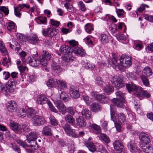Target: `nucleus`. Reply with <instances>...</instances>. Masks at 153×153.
I'll list each match as a JSON object with an SVG mask.
<instances>
[{
  "label": "nucleus",
  "mask_w": 153,
  "mask_h": 153,
  "mask_svg": "<svg viewBox=\"0 0 153 153\" xmlns=\"http://www.w3.org/2000/svg\"><path fill=\"white\" fill-rule=\"evenodd\" d=\"M112 59H109L108 63L115 69L117 68L119 69H121L122 67L128 68L132 64V59L130 56L122 55L119 58L114 53L112 54Z\"/></svg>",
  "instance_id": "1"
},
{
  "label": "nucleus",
  "mask_w": 153,
  "mask_h": 153,
  "mask_svg": "<svg viewBox=\"0 0 153 153\" xmlns=\"http://www.w3.org/2000/svg\"><path fill=\"white\" fill-rule=\"evenodd\" d=\"M126 86L129 92L136 91L135 96L140 100L143 97H145L149 98L150 96V94L147 91L143 90L141 87L138 86L134 83L127 84Z\"/></svg>",
  "instance_id": "2"
},
{
  "label": "nucleus",
  "mask_w": 153,
  "mask_h": 153,
  "mask_svg": "<svg viewBox=\"0 0 153 153\" xmlns=\"http://www.w3.org/2000/svg\"><path fill=\"white\" fill-rule=\"evenodd\" d=\"M39 134L38 133L35 131L31 132L27 135V139L24 141L17 139L16 141L22 146L25 148L28 147L29 146V145L28 144L27 142L30 143L31 141L36 140Z\"/></svg>",
  "instance_id": "3"
},
{
  "label": "nucleus",
  "mask_w": 153,
  "mask_h": 153,
  "mask_svg": "<svg viewBox=\"0 0 153 153\" xmlns=\"http://www.w3.org/2000/svg\"><path fill=\"white\" fill-rule=\"evenodd\" d=\"M17 36V38L20 41L25 42L27 40L32 44H35L37 42L38 40V38L36 35L34 34H31L30 35L27 36L26 39H25V36L21 34H18Z\"/></svg>",
  "instance_id": "4"
},
{
  "label": "nucleus",
  "mask_w": 153,
  "mask_h": 153,
  "mask_svg": "<svg viewBox=\"0 0 153 153\" xmlns=\"http://www.w3.org/2000/svg\"><path fill=\"white\" fill-rule=\"evenodd\" d=\"M110 79L112 84L117 89L120 88L125 86L124 83L122 79L118 76H111Z\"/></svg>",
  "instance_id": "5"
},
{
  "label": "nucleus",
  "mask_w": 153,
  "mask_h": 153,
  "mask_svg": "<svg viewBox=\"0 0 153 153\" xmlns=\"http://www.w3.org/2000/svg\"><path fill=\"white\" fill-rule=\"evenodd\" d=\"M42 32L44 36L51 37L56 35L58 33V30L55 28L48 27L46 29H43Z\"/></svg>",
  "instance_id": "6"
},
{
  "label": "nucleus",
  "mask_w": 153,
  "mask_h": 153,
  "mask_svg": "<svg viewBox=\"0 0 153 153\" xmlns=\"http://www.w3.org/2000/svg\"><path fill=\"white\" fill-rule=\"evenodd\" d=\"M32 122L34 126H40L44 124L45 120L42 116L35 115L32 118Z\"/></svg>",
  "instance_id": "7"
},
{
  "label": "nucleus",
  "mask_w": 153,
  "mask_h": 153,
  "mask_svg": "<svg viewBox=\"0 0 153 153\" xmlns=\"http://www.w3.org/2000/svg\"><path fill=\"white\" fill-rule=\"evenodd\" d=\"M27 63H28L30 65L33 67H37L40 65L39 60L38 59V57L36 56H31L28 57L27 58Z\"/></svg>",
  "instance_id": "8"
},
{
  "label": "nucleus",
  "mask_w": 153,
  "mask_h": 153,
  "mask_svg": "<svg viewBox=\"0 0 153 153\" xmlns=\"http://www.w3.org/2000/svg\"><path fill=\"white\" fill-rule=\"evenodd\" d=\"M114 107V106L113 105H111L110 110L111 118L114 122L115 126L116 129L117 131L118 132H120L121 130V123H118L116 122L115 119H114V116L115 114V112L113 110Z\"/></svg>",
  "instance_id": "9"
},
{
  "label": "nucleus",
  "mask_w": 153,
  "mask_h": 153,
  "mask_svg": "<svg viewBox=\"0 0 153 153\" xmlns=\"http://www.w3.org/2000/svg\"><path fill=\"white\" fill-rule=\"evenodd\" d=\"M127 146L130 152L132 153H136L139 151V149L133 140H131L128 142Z\"/></svg>",
  "instance_id": "10"
},
{
  "label": "nucleus",
  "mask_w": 153,
  "mask_h": 153,
  "mask_svg": "<svg viewBox=\"0 0 153 153\" xmlns=\"http://www.w3.org/2000/svg\"><path fill=\"white\" fill-rule=\"evenodd\" d=\"M70 94L72 98L74 99L78 98L79 96V89L76 87L71 86L70 88Z\"/></svg>",
  "instance_id": "11"
},
{
  "label": "nucleus",
  "mask_w": 153,
  "mask_h": 153,
  "mask_svg": "<svg viewBox=\"0 0 153 153\" xmlns=\"http://www.w3.org/2000/svg\"><path fill=\"white\" fill-rule=\"evenodd\" d=\"M59 51L61 53L65 55H70L73 53V48H71L69 46L62 45L60 47Z\"/></svg>",
  "instance_id": "12"
},
{
  "label": "nucleus",
  "mask_w": 153,
  "mask_h": 153,
  "mask_svg": "<svg viewBox=\"0 0 153 153\" xmlns=\"http://www.w3.org/2000/svg\"><path fill=\"white\" fill-rule=\"evenodd\" d=\"M76 54L78 56H85L86 53L84 50L82 48L79 47H75L73 48V53Z\"/></svg>",
  "instance_id": "13"
},
{
  "label": "nucleus",
  "mask_w": 153,
  "mask_h": 153,
  "mask_svg": "<svg viewBox=\"0 0 153 153\" xmlns=\"http://www.w3.org/2000/svg\"><path fill=\"white\" fill-rule=\"evenodd\" d=\"M140 140L142 141V144H145L146 145L148 144L150 141V138L146 134L144 133H141L139 136Z\"/></svg>",
  "instance_id": "14"
},
{
  "label": "nucleus",
  "mask_w": 153,
  "mask_h": 153,
  "mask_svg": "<svg viewBox=\"0 0 153 153\" xmlns=\"http://www.w3.org/2000/svg\"><path fill=\"white\" fill-rule=\"evenodd\" d=\"M91 139V138L89 137L88 141L85 142V145L90 151L93 152L96 151V149L94 144L90 141Z\"/></svg>",
  "instance_id": "15"
},
{
  "label": "nucleus",
  "mask_w": 153,
  "mask_h": 153,
  "mask_svg": "<svg viewBox=\"0 0 153 153\" xmlns=\"http://www.w3.org/2000/svg\"><path fill=\"white\" fill-rule=\"evenodd\" d=\"M6 107L8 111L12 112L17 107V105L14 101H10L6 103Z\"/></svg>",
  "instance_id": "16"
},
{
  "label": "nucleus",
  "mask_w": 153,
  "mask_h": 153,
  "mask_svg": "<svg viewBox=\"0 0 153 153\" xmlns=\"http://www.w3.org/2000/svg\"><path fill=\"white\" fill-rule=\"evenodd\" d=\"M102 108L101 106L97 102L93 103L91 105V110L94 112H97L100 111Z\"/></svg>",
  "instance_id": "17"
},
{
  "label": "nucleus",
  "mask_w": 153,
  "mask_h": 153,
  "mask_svg": "<svg viewBox=\"0 0 153 153\" xmlns=\"http://www.w3.org/2000/svg\"><path fill=\"white\" fill-rule=\"evenodd\" d=\"M55 105L57 107L59 111L62 114H64L66 112V107L65 105L61 103L60 101L59 102H55Z\"/></svg>",
  "instance_id": "18"
},
{
  "label": "nucleus",
  "mask_w": 153,
  "mask_h": 153,
  "mask_svg": "<svg viewBox=\"0 0 153 153\" xmlns=\"http://www.w3.org/2000/svg\"><path fill=\"white\" fill-rule=\"evenodd\" d=\"M49 101L45 96L42 95H39L37 99V102L39 104H43L46 103L48 104Z\"/></svg>",
  "instance_id": "19"
},
{
  "label": "nucleus",
  "mask_w": 153,
  "mask_h": 153,
  "mask_svg": "<svg viewBox=\"0 0 153 153\" xmlns=\"http://www.w3.org/2000/svg\"><path fill=\"white\" fill-rule=\"evenodd\" d=\"M21 127V126L17 123L12 122L10 123V128L16 133H20Z\"/></svg>",
  "instance_id": "20"
},
{
  "label": "nucleus",
  "mask_w": 153,
  "mask_h": 153,
  "mask_svg": "<svg viewBox=\"0 0 153 153\" xmlns=\"http://www.w3.org/2000/svg\"><path fill=\"white\" fill-rule=\"evenodd\" d=\"M51 68L54 73L57 74L61 73L62 69L57 63L53 62L51 64Z\"/></svg>",
  "instance_id": "21"
},
{
  "label": "nucleus",
  "mask_w": 153,
  "mask_h": 153,
  "mask_svg": "<svg viewBox=\"0 0 153 153\" xmlns=\"http://www.w3.org/2000/svg\"><path fill=\"white\" fill-rule=\"evenodd\" d=\"M7 30L10 31H16V26L15 24L12 21H9L6 23Z\"/></svg>",
  "instance_id": "22"
},
{
  "label": "nucleus",
  "mask_w": 153,
  "mask_h": 153,
  "mask_svg": "<svg viewBox=\"0 0 153 153\" xmlns=\"http://www.w3.org/2000/svg\"><path fill=\"white\" fill-rule=\"evenodd\" d=\"M112 102L115 105L120 108H123L125 106L124 99L118 100V99L113 98L112 100Z\"/></svg>",
  "instance_id": "23"
},
{
  "label": "nucleus",
  "mask_w": 153,
  "mask_h": 153,
  "mask_svg": "<svg viewBox=\"0 0 153 153\" xmlns=\"http://www.w3.org/2000/svg\"><path fill=\"white\" fill-rule=\"evenodd\" d=\"M81 114L83 118L86 119L87 120L90 119L91 117V111L88 109H83L81 112Z\"/></svg>",
  "instance_id": "24"
},
{
  "label": "nucleus",
  "mask_w": 153,
  "mask_h": 153,
  "mask_svg": "<svg viewBox=\"0 0 153 153\" xmlns=\"http://www.w3.org/2000/svg\"><path fill=\"white\" fill-rule=\"evenodd\" d=\"M42 133L46 136H51L52 133L50 126H45L42 131Z\"/></svg>",
  "instance_id": "25"
},
{
  "label": "nucleus",
  "mask_w": 153,
  "mask_h": 153,
  "mask_svg": "<svg viewBox=\"0 0 153 153\" xmlns=\"http://www.w3.org/2000/svg\"><path fill=\"white\" fill-rule=\"evenodd\" d=\"M76 125L79 127H85L87 126L85 120L81 117H79L76 118Z\"/></svg>",
  "instance_id": "26"
},
{
  "label": "nucleus",
  "mask_w": 153,
  "mask_h": 153,
  "mask_svg": "<svg viewBox=\"0 0 153 153\" xmlns=\"http://www.w3.org/2000/svg\"><path fill=\"white\" fill-rule=\"evenodd\" d=\"M113 146L114 149L118 151L120 150H123V146L120 141L118 140H116L113 143Z\"/></svg>",
  "instance_id": "27"
},
{
  "label": "nucleus",
  "mask_w": 153,
  "mask_h": 153,
  "mask_svg": "<svg viewBox=\"0 0 153 153\" xmlns=\"http://www.w3.org/2000/svg\"><path fill=\"white\" fill-rule=\"evenodd\" d=\"M56 85L58 88L61 89L66 88V85L65 82L61 79H56Z\"/></svg>",
  "instance_id": "28"
},
{
  "label": "nucleus",
  "mask_w": 153,
  "mask_h": 153,
  "mask_svg": "<svg viewBox=\"0 0 153 153\" xmlns=\"http://www.w3.org/2000/svg\"><path fill=\"white\" fill-rule=\"evenodd\" d=\"M140 147L142 150L145 152L150 153L152 151V148L148 144L146 145L145 144H141Z\"/></svg>",
  "instance_id": "29"
},
{
  "label": "nucleus",
  "mask_w": 153,
  "mask_h": 153,
  "mask_svg": "<svg viewBox=\"0 0 153 153\" xmlns=\"http://www.w3.org/2000/svg\"><path fill=\"white\" fill-rule=\"evenodd\" d=\"M92 128L93 132L96 134H98L100 133L101 129L100 127L96 124L93 123L90 125Z\"/></svg>",
  "instance_id": "30"
},
{
  "label": "nucleus",
  "mask_w": 153,
  "mask_h": 153,
  "mask_svg": "<svg viewBox=\"0 0 153 153\" xmlns=\"http://www.w3.org/2000/svg\"><path fill=\"white\" fill-rule=\"evenodd\" d=\"M72 116L69 114H67L65 117V119L66 122L73 125L74 123L75 120Z\"/></svg>",
  "instance_id": "31"
},
{
  "label": "nucleus",
  "mask_w": 153,
  "mask_h": 153,
  "mask_svg": "<svg viewBox=\"0 0 153 153\" xmlns=\"http://www.w3.org/2000/svg\"><path fill=\"white\" fill-rule=\"evenodd\" d=\"M26 114L28 117L33 118L35 115V111L31 108H28L26 111Z\"/></svg>",
  "instance_id": "32"
},
{
  "label": "nucleus",
  "mask_w": 153,
  "mask_h": 153,
  "mask_svg": "<svg viewBox=\"0 0 153 153\" xmlns=\"http://www.w3.org/2000/svg\"><path fill=\"white\" fill-rule=\"evenodd\" d=\"M114 88L110 85L108 84L105 85L104 88L105 92L107 94H109L114 91Z\"/></svg>",
  "instance_id": "33"
},
{
  "label": "nucleus",
  "mask_w": 153,
  "mask_h": 153,
  "mask_svg": "<svg viewBox=\"0 0 153 153\" xmlns=\"http://www.w3.org/2000/svg\"><path fill=\"white\" fill-rule=\"evenodd\" d=\"M101 42L103 44H105L109 41L108 36L105 34H101L100 36Z\"/></svg>",
  "instance_id": "34"
},
{
  "label": "nucleus",
  "mask_w": 153,
  "mask_h": 153,
  "mask_svg": "<svg viewBox=\"0 0 153 153\" xmlns=\"http://www.w3.org/2000/svg\"><path fill=\"white\" fill-rule=\"evenodd\" d=\"M62 58L63 60L67 62H72L75 59V57L73 56V53L70 55H67Z\"/></svg>",
  "instance_id": "35"
},
{
  "label": "nucleus",
  "mask_w": 153,
  "mask_h": 153,
  "mask_svg": "<svg viewBox=\"0 0 153 153\" xmlns=\"http://www.w3.org/2000/svg\"><path fill=\"white\" fill-rule=\"evenodd\" d=\"M143 72L147 77L150 76L153 74L152 69L148 67L145 68L143 69Z\"/></svg>",
  "instance_id": "36"
},
{
  "label": "nucleus",
  "mask_w": 153,
  "mask_h": 153,
  "mask_svg": "<svg viewBox=\"0 0 153 153\" xmlns=\"http://www.w3.org/2000/svg\"><path fill=\"white\" fill-rule=\"evenodd\" d=\"M17 114L20 117H24L26 115V112L25 109L22 108L19 109L17 111Z\"/></svg>",
  "instance_id": "37"
},
{
  "label": "nucleus",
  "mask_w": 153,
  "mask_h": 153,
  "mask_svg": "<svg viewBox=\"0 0 153 153\" xmlns=\"http://www.w3.org/2000/svg\"><path fill=\"white\" fill-rule=\"evenodd\" d=\"M30 130V128L27 125V123H24L22 124V126H21V127L20 129V133H22L24 131L28 132Z\"/></svg>",
  "instance_id": "38"
},
{
  "label": "nucleus",
  "mask_w": 153,
  "mask_h": 153,
  "mask_svg": "<svg viewBox=\"0 0 153 153\" xmlns=\"http://www.w3.org/2000/svg\"><path fill=\"white\" fill-rule=\"evenodd\" d=\"M98 137L100 140H102L105 143H108L110 142L109 138L105 134L101 133L99 135Z\"/></svg>",
  "instance_id": "39"
},
{
  "label": "nucleus",
  "mask_w": 153,
  "mask_h": 153,
  "mask_svg": "<svg viewBox=\"0 0 153 153\" xmlns=\"http://www.w3.org/2000/svg\"><path fill=\"white\" fill-rule=\"evenodd\" d=\"M83 66L87 69L93 70L95 68V65L90 62H87L84 63Z\"/></svg>",
  "instance_id": "40"
},
{
  "label": "nucleus",
  "mask_w": 153,
  "mask_h": 153,
  "mask_svg": "<svg viewBox=\"0 0 153 153\" xmlns=\"http://www.w3.org/2000/svg\"><path fill=\"white\" fill-rule=\"evenodd\" d=\"M140 78L142 81L144 85L147 86L149 85V81L146 77L143 74H142L140 76Z\"/></svg>",
  "instance_id": "41"
},
{
  "label": "nucleus",
  "mask_w": 153,
  "mask_h": 153,
  "mask_svg": "<svg viewBox=\"0 0 153 153\" xmlns=\"http://www.w3.org/2000/svg\"><path fill=\"white\" fill-rule=\"evenodd\" d=\"M117 117L118 121L119 122L124 123L126 120V117L124 114L123 113L118 114Z\"/></svg>",
  "instance_id": "42"
},
{
  "label": "nucleus",
  "mask_w": 153,
  "mask_h": 153,
  "mask_svg": "<svg viewBox=\"0 0 153 153\" xmlns=\"http://www.w3.org/2000/svg\"><path fill=\"white\" fill-rule=\"evenodd\" d=\"M19 54L22 62L24 64H26L27 62V59L25 58L27 55L25 51H22L19 53Z\"/></svg>",
  "instance_id": "43"
},
{
  "label": "nucleus",
  "mask_w": 153,
  "mask_h": 153,
  "mask_svg": "<svg viewBox=\"0 0 153 153\" xmlns=\"http://www.w3.org/2000/svg\"><path fill=\"white\" fill-rule=\"evenodd\" d=\"M60 99L62 100L65 102H67L69 99L68 96L64 91H62L60 94Z\"/></svg>",
  "instance_id": "44"
},
{
  "label": "nucleus",
  "mask_w": 153,
  "mask_h": 153,
  "mask_svg": "<svg viewBox=\"0 0 153 153\" xmlns=\"http://www.w3.org/2000/svg\"><path fill=\"white\" fill-rule=\"evenodd\" d=\"M35 20L39 24H44L46 22V18L43 16H39Z\"/></svg>",
  "instance_id": "45"
},
{
  "label": "nucleus",
  "mask_w": 153,
  "mask_h": 153,
  "mask_svg": "<svg viewBox=\"0 0 153 153\" xmlns=\"http://www.w3.org/2000/svg\"><path fill=\"white\" fill-rule=\"evenodd\" d=\"M43 58H45L47 61L49 60L51 58V55L48 51H43L42 53Z\"/></svg>",
  "instance_id": "46"
},
{
  "label": "nucleus",
  "mask_w": 153,
  "mask_h": 153,
  "mask_svg": "<svg viewBox=\"0 0 153 153\" xmlns=\"http://www.w3.org/2000/svg\"><path fill=\"white\" fill-rule=\"evenodd\" d=\"M85 28L86 31L89 33H90L94 29L92 25L90 24L86 25Z\"/></svg>",
  "instance_id": "47"
},
{
  "label": "nucleus",
  "mask_w": 153,
  "mask_h": 153,
  "mask_svg": "<svg viewBox=\"0 0 153 153\" xmlns=\"http://www.w3.org/2000/svg\"><path fill=\"white\" fill-rule=\"evenodd\" d=\"M10 60L6 58H4L2 62L3 65L6 68L9 67L10 65Z\"/></svg>",
  "instance_id": "48"
},
{
  "label": "nucleus",
  "mask_w": 153,
  "mask_h": 153,
  "mask_svg": "<svg viewBox=\"0 0 153 153\" xmlns=\"http://www.w3.org/2000/svg\"><path fill=\"white\" fill-rule=\"evenodd\" d=\"M49 119L51 125L53 126H56L57 125L58 122L53 116L51 115L49 117Z\"/></svg>",
  "instance_id": "49"
},
{
  "label": "nucleus",
  "mask_w": 153,
  "mask_h": 153,
  "mask_svg": "<svg viewBox=\"0 0 153 153\" xmlns=\"http://www.w3.org/2000/svg\"><path fill=\"white\" fill-rule=\"evenodd\" d=\"M56 82L53 79H49L47 83V85L48 87H53L56 85Z\"/></svg>",
  "instance_id": "50"
},
{
  "label": "nucleus",
  "mask_w": 153,
  "mask_h": 153,
  "mask_svg": "<svg viewBox=\"0 0 153 153\" xmlns=\"http://www.w3.org/2000/svg\"><path fill=\"white\" fill-rule=\"evenodd\" d=\"M68 134L67 135L73 137H77V135L75 132V130L71 128L68 132Z\"/></svg>",
  "instance_id": "51"
},
{
  "label": "nucleus",
  "mask_w": 153,
  "mask_h": 153,
  "mask_svg": "<svg viewBox=\"0 0 153 153\" xmlns=\"http://www.w3.org/2000/svg\"><path fill=\"white\" fill-rule=\"evenodd\" d=\"M91 95L94 97H95L97 100L100 101L103 95V94H96L92 92L91 93Z\"/></svg>",
  "instance_id": "52"
},
{
  "label": "nucleus",
  "mask_w": 153,
  "mask_h": 153,
  "mask_svg": "<svg viewBox=\"0 0 153 153\" xmlns=\"http://www.w3.org/2000/svg\"><path fill=\"white\" fill-rule=\"evenodd\" d=\"M83 99L87 105H89L91 103V99L87 95L84 94L82 96Z\"/></svg>",
  "instance_id": "53"
},
{
  "label": "nucleus",
  "mask_w": 153,
  "mask_h": 153,
  "mask_svg": "<svg viewBox=\"0 0 153 153\" xmlns=\"http://www.w3.org/2000/svg\"><path fill=\"white\" fill-rule=\"evenodd\" d=\"M116 97H117L116 99L118 100L124 99L125 94L120 91H118L115 93Z\"/></svg>",
  "instance_id": "54"
},
{
  "label": "nucleus",
  "mask_w": 153,
  "mask_h": 153,
  "mask_svg": "<svg viewBox=\"0 0 153 153\" xmlns=\"http://www.w3.org/2000/svg\"><path fill=\"white\" fill-rule=\"evenodd\" d=\"M116 37L117 40L121 42L126 39V36L123 34H118L116 35Z\"/></svg>",
  "instance_id": "55"
},
{
  "label": "nucleus",
  "mask_w": 153,
  "mask_h": 153,
  "mask_svg": "<svg viewBox=\"0 0 153 153\" xmlns=\"http://www.w3.org/2000/svg\"><path fill=\"white\" fill-rule=\"evenodd\" d=\"M62 127L66 134H68L69 131L72 128L67 123L63 126Z\"/></svg>",
  "instance_id": "56"
},
{
  "label": "nucleus",
  "mask_w": 153,
  "mask_h": 153,
  "mask_svg": "<svg viewBox=\"0 0 153 153\" xmlns=\"http://www.w3.org/2000/svg\"><path fill=\"white\" fill-rule=\"evenodd\" d=\"M116 12L118 17H124V12L123 9H116Z\"/></svg>",
  "instance_id": "57"
},
{
  "label": "nucleus",
  "mask_w": 153,
  "mask_h": 153,
  "mask_svg": "<svg viewBox=\"0 0 153 153\" xmlns=\"http://www.w3.org/2000/svg\"><path fill=\"white\" fill-rule=\"evenodd\" d=\"M67 111L68 113L72 116L74 115L76 110L75 109L72 107H68L67 109Z\"/></svg>",
  "instance_id": "58"
},
{
  "label": "nucleus",
  "mask_w": 153,
  "mask_h": 153,
  "mask_svg": "<svg viewBox=\"0 0 153 153\" xmlns=\"http://www.w3.org/2000/svg\"><path fill=\"white\" fill-rule=\"evenodd\" d=\"M64 6L67 9L68 11L72 12L74 10L73 6L68 3H66L64 4Z\"/></svg>",
  "instance_id": "59"
},
{
  "label": "nucleus",
  "mask_w": 153,
  "mask_h": 153,
  "mask_svg": "<svg viewBox=\"0 0 153 153\" xmlns=\"http://www.w3.org/2000/svg\"><path fill=\"white\" fill-rule=\"evenodd\" d=\"M40 64H41L43 66H46L47 65L48 61L45 59V58L41 57L39 59V61Z\"/></svg>",
  "instance_id": "60"
},
{
  "label": "nucleus",
  "mask_w": 153,
  "mask_h": 153,
  "mask_svg": "<svg viewBox=\"0 0 153 153\" xmlns=\"http://www.w3.org/2000/svg\"><path fill=\"white\" fill-rule=\"evenodd\" d=\"M79 9L82 11H84L86 10V8L84 3L82 1H79L78 3Z\"/></svg>",
  "instance_id": "61"
},
{
  "label": "nucleus",
  "mask_w": 153,
  "mask_h": 153,
  "mask_svg": "<svg viewBox=\"0 0 153 153\" xmlns=\"http://www.w3.org/2000/svg\"><path fill=\"white\" fill-rule=\"evenodd\" d=\"M28 143V144L29 145L28 146H30V147H34V149H36L38 147V146L35 140L31 141L30 143Z\"/></svg>",
  "instance_id": "62"
},
{
  "label": "nucleus",
  "mask_w": 153,
  "mask_h": 153,
  "mask_svg": "<svg viewBox=\"0 0 153 153\" xmlns=\"http://www.w3.org/2000/svg\"><path fill=\"white\" fill-rule=\"evenodd\" d=\"M0 10L1 11L4 13L5 15H7L9 13V10L8 8L5 6H0Z\"/></svg>",
  "instance_id": "63"
},
{
  "label": "nucleus",
  "mask_w": 153,
  "mask_h": 153,
  "mask_svg": "<svg viewBox=\"0 0 153 153\" xmlns=\"http://www.w3.org/2000/svg\"><path fill=\"white\" fill-rule=\"evenodd\" d=\"M91 38L90 36H88L84 39V41L86 44L88 45L90 44L92 45V42Z\"/></svg>",
  "instance_id": "64"
}]
</instances>
